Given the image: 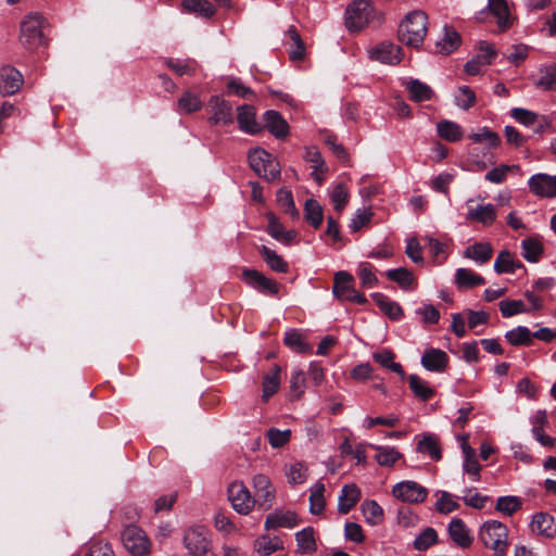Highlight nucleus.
Here are the masks:
<instances>
[{"instance_id": "35", "label": "nucleus", "mask_w": 556, "mask_h": 556, "mask_svg": "<svg viewBox=\"0 0 556 556\" xmlns=\"http://www.w3.org/2000/svg\"><path fill=\"white\" fill-rule=\"evenodd\" d=\"M281 368L278 365H274L268 374H266L263 378V399L267 401L271 395H274L279 387L281 381Z\"/></svg>"}, {"instance_id": "1", "label": "nucleus", "mask_w": 556, "mask_h": 556, "mask_svg": "<svg viewBox=\"0 0 556 556\" xmlns=\"http://www.w3.org/2000/svg\"><path fill=\"white\" fill-rule=\"evenodd\" d=\"M469 139L481 146L472 148L469 151V161L475 166V170H484L489 165L496 162L493 150L501 144L500 136L486 127H482L477 132L469 135Z\"/></svg>"}, {"instance_id": "17", "label": "nucleus", "mask_w": 556, "mask_h": 556, "mask_svg": "<svg viewBox=\"0 0 556 556\" xmlns=\"http://www.w3.org/2000/svg\"><path fill=\"white\" fill-rule=\"evenodd\" d=\"M472 200L467 202L468 211L466 214V219L469 222H477L482 224L483 226H491L496 220V208L493 204H482L472 206L470 203Z\"/></svg>"}, {"instance_id": "22", "label": "nucleus", "mask_w": 556, "mask_h": 556, "mask_svg": "<svg viewBox=\"0 0 556 556\" xmlns=\"http://www.w3.org/2000/svg\"><path fill=\"white\" fill-rule=\"evenodd\" d=\"M531 530L546 538L556 536L555 517L546 513L535 514L531 521Z\"/></svg>"}, {"instance_id": "42", "label": "nucleus", "mask_w": 556, "mask_h": 556, "mask_svg": "<svg viewBox=\"0 0 556 556\" xmlns=\"http://www.w3.org/2000/svg\"><path fill=\"white\" fill-rule=\"evenodd\" d=\"M325 485L321 482L315 483L311 489L309 495V513L313 515H319L324 511L325 501Z\"/></svg>"}, {"instance_id": "60", "label": "nucleus", "mask_w": 556, "mask_h": 556, "mask_svg": "<svg viewBox=\"0 0 556 556\" xmlns=\"http://www.w3.org/2000/svg\"><path fill=\"white\" fill-rule=\"evenodd\" d=\"M456 104L463 109H470L476 102V94L468 86H460L455 96Z\"/></svg>"}, {"instance_id": "43", "label": "nucleus", "mask_w": 556, "mask_h": 556, "mask_svg": "<svg viewBox=\"0 0 556 556\" xmlns=\"http://www.w3.org/2000/svg\"><path fill=\"white\" fill-rule=\"evenodd\" d=\"M362 511L365 520L371 526L379 525L383 520V509L376 501H364L362 504Z\"/></svg>"}, {"instance_id": "39", "label": "nucleus", "mask_w": 556, "mask_h": 556, "mask_svg": "<svg viewBox=\"0 0 556 556\" xmlns=\"http://www.w3.org/2000/svg\"><path fill=\"white\" fill-rule=\"evenodd\" d=\"M298 551L302 554L314 553L317 548L314 529L312 527L304 528L295 533Z\"/></svg>"}, {"instance_id": "28", "label": "nucleus", "mask_w": 556, "mask_h": 556, "mask_svg": "<svg viewBox=\"0 0 556 556\" xmlns=\"http://www.w3.org/2000/svg\"><path fill=\"white\" fill-rule=\"evenodd\" d=\"M488 8L496 17L501 30H506L511 26L510 12L506 0H488Z\"/></svg>"}, {"instance_id": "4", "label": "nucleus", "mask_w": 556, "mask_h": 556, "mask_svg": "<svg viewBox=\"0 0 556 556\" xmlns=\"http://www.w3.org/2000/svg\"><path fill=\"white\" fill-rule=\"evenodd\" d=\"M479 538L496 556L505 555L508 546V530L505 525L496 520L486 521L480 529Z\"/></svg>"}, {"instance_id": "53", "label": "nucleus", "mask_w": 556, "mask_h": 556, "mask_svg": "<svg viewBox=\"0 0 556 556\" xmlns=\"http://www.w3.org/2000/svg\"><path fill=\"white\" fill-rule=\"evenodd\" d=\"M331 202L333 204V208L341 213L345 205L349 202V190L344 184H338L333 187L330 193Z\"/></svg>"}, {"instance_id": "48", "label": "nucleus", "mask_w": 556, "mask_h": 556, "mask_svg": "<svg viewBox=\"0 0 556 556\" xmlns=\"http://www.w3.org/2000/svg\"><path fill=\"white\" fill-rule=\"evenodd\" d=\"M535 85L545 91H556V64L541 68Z\"/></svg>"}, {"instance_id": "21", "label": "nucleus", "mask_w": 556, "mask_h": 556, "mask_svg": "<svg viewBox=\"0 0 556 556\" xmlns=\"http://www.w3.org/2000/svg\"><path fill=\"white\" fill-rule=\"evenodd\" d=\"M299 523V518L293 511L275 510L270 513L265 520L266 529L294 528Z\"/></svg>"}, {"instance_id": "7", "label": "nucleus", "mask_w": 556, "mask_h": 556, "mask_svg": "<svg viewBox=\"0 0 556 556\" xmlns=\"http://www.w3.org/2000/svg\"><path fill=\"white\" fill-rule=\"evenodd\" d=\"M333 294L341 301L365 304L366 298L354 288V278L348 271L341 270L334 275Z\"/></svg>"}, {"instance_id": "62", "label": "nucleus", "mask_w": 556, "mask_h": 556, "mask_svg": "<svg viewBox=\"0 0 556 556\" xmlns=\"http://www.w3.org/2000/svg\"><path fill=\"white\" fill-rule=\"evenodd\" d=\"M439 494L440 497L437 501L435 507L441 514H450L459 507L451 493L440 491Z\"/></svg>"}, {"instance_id": "23", "label": "nucleus", "mask_w": 556, "mask_h": 556, "mask_svg": "<svg viewBox=\"0 0 556 556\" xmlns=\"http://www.w3.org/2000/svg\"><path fill=\"white\" fill-rule=\"evenodd\" d=\"M447 363V354L439 349H428L421 357V365L429 371H443Z\"/></svg>"}, {"instance_id": "3", "label": "nucleus", "mask_w": 556, "mask_h": 556, "mask_svg": "<svg viewBox=\"0 0 556 556\" xmlns=\"http://www.w3.org/2000/svg\"><path fill=\"white\" fill-rule=\"evenodd\" d=\"M380 23V14L368 0H354L345 10V26L350 31H359L371 23Z\"/></svg>"}, {"instance_id": "51", "label": "nucleus", "mask_w": 556, "mask_h": 556, "mask_svg": "<svg viewBox=\"0 0 556 556\" xmlns=\"http://www.w3.org/2000/svg\"><path fill=\"white\" fill-rule=\"evenodd\" d=\"M305 218L314 227L318 228L323 223V207L314 200L308 199L305 202Z\"/></svg>"}, {"instance_id": "47", "label": "nucleus", "mask_w": 556, "mask_h": 556, "mask_svg": "<svg viewBox=\"0 0 556 556\" xmlns=\"http://www.w3.org/2000/svg\"><path fill=\"white\" fill-rule=\"evenodd\" d=\"M409 388L413 393L421 401H428L434 394V390L430 388L425 380L419 378L417 375H410L408 377Z\"/></svg>"}, {"instance_id": "64", "label": "nucleus", "mask_w": 556, "mask_h": 556, "mask_svg": "<svg viewBox=\"0 0 556 556\" xmlns=\"http://www.w3.org/2000/svg\"><path fill=\"white\" fill-rule=\"evenodd\" d=\"M489 497L476 492L473 489H467L463 496L464 503L472 508L481 509L484 507Z\"/></svg>"}, {"instance_id": "9", "label": "nucleus", "mask_w": 556, "mask_h": 556, "mask_svg": "<svg viewBox=\"0 0 556 556\" xmlns=\"http://www.w3.org/2000/svg\"><path fill=\"white\" fill-rule=\"evenodd\" d=\"M228 500L232 508L241 515H248L256 504V500L251 496L249 489L241 481H235L228 486Z\"/></svg>"}, {"instance_id": "49", "label": "nucleus", "mask_w": 556, "mask_h": 556, "mask_svg": "<svg viewBox=\"0 0 556 556\" xmlns=\"http://www.w3.org/2000/svg\"><path fill=\"white\" fill-rule=\"evenodd\" d=\"M505 338L511 345H530L532 343V333L525 326H518L506 332Z\"/></svg>"}, {"instance_id": "25", "label": "nucleus", "mask_w": 556, "mask_h": 556, "mask_svg": "<svg viewBox=\"0 0 556 556\" xmlns=\"http://www.w3.org/2000/svg\"><path fill=\"white\" fill-rule=\"evenodd\" d=\"M361 498V490L356 484H345L339 495L338 510L348 514Z\"/></svg>"}, {"instance_id": "41", "label": "nucleus", "mask_w": 556, "mask_h": 556, "mask_svg": "<svg viewBox=\"0 0 556 556\" xmlns=\"http://www.w3.org/2000/svg\"><path fill=\"white\" fill-rule=\"evenodd\" d=\"M438 134L444 140L455 142L463 138L464 132L462 127L451 121H441L437 125Z\"/></svg>"}, {"instance_id": "36", "label": "nucleus", "mask_w": 556, "mask_h": 556, "mask_svg": "<svg viewBox=\"0 0 556 556\" xmlns=\"http://www.w3.org/2000/svg\"><path fill=\"white\" fill-rule=\"evenodd\" d=\"M181 5L185 12L202 17L210 18L215 14L214 7L207 0H182Z\"/></svg>"}, {"instance_id": "13", "label": "nucleus", "mask_w": 556, "mask_h": 556, "mask_svg": "<svg viewBox=\"0 0 556 556\" xmlns=\"http://www.w3.org/2000/svg\"><path fill=\"white\" fill-rule=\"evenodd\" d=\"M528 186L531 192L541 198L556 197V175L535 174L529 178Z\"/></svg>"}, {"instance_id": "63", "label": "nucleus", "mask_w": 556, "mask_h": 556, "mask_svg": "<svg viewBox=\"0 0 556 556\" xmlns=\"http://www.w3.org/2000/svg\"><path fill=\"white\" fill-rule=\"evenodd\" d=\"M517 165H501L494 167L485 174V180L493 184H502L506 180L507 174L510 170L518 169Z\"/></svg>"}, {"instance_id": "15", "label": "nucleus", "mask_w": 556, "mask_h": 556, "mask_svg": "<svg viewBox=\"0 0 556 556\" xmlns=\"http://www.w3.org/2000/svg\"><path fill=\"white\" fill-rule=\"evenodd\" d=\"M242 276L249 286L264 294L274 295L278 293V283L255 269H244Z\"/></svg>"}, {"instance_id": "58", "label": "nucleus", "mask_w": 556, "mask_h": 556, "mask_svg": "<svg viewBox=\"0 0 556 556\" xmlns=\"http://www.w3.org/2000/svg\"><path fill=\"white\" fill-rule=\"evenodd\" d=\"M166 65L180 76L191 75L195 70V62L190 60L168 59Z\"/></svg>"}, {"instance_id": "61", "label": "nucleus", "mask_w": 556, "mask_h": 556, "mask_svg": "<svg viewBox=\"0 0 556 556\" xmlns=\"http://www.w3.org/2000/svg\"><path fill=\"white\" fill-rule=\"evenodd\" d=\"M267 438H268L269 444L274 448H279V447H282L283 445H286L290 441L291 431L289 429L279 430L276 428H270L267 431Z\"/></svg>"}, {"instance_id": "34", "label": "nucleus", "mask_w": 556, "mask_h": 556, "mask_svg": "<svg viewBox=\"0 0 556 556\" xmlns=\"http://www.w3.org/2000/svg\"><path fill=\"white\" fill-rule=\"evenodd\" d=\"M417 451L428 455L433 460H440L442 457L440 442L434 434H425L418 442Z\"/></svg>"}, {"instance_id": "32", "label": "nucleus", "mask_w": 556, "mask_h": 556, "mask_svg": "<svg viewBox=\"0 0 556 556\" xmlns=\"http://www.w3.org/2000/svg\"><path fill=\"white\" fill-rule=\"evenodd\" d=\"M267 232L276 240L289 244L295 237V232L292 230H286L285 227L280 224L278 218L269 213L267 214Z\"/></svg>"}, {"instance_id": "37", "label": "nucleus", "mask_w": 556, "mask_h": 556, "mask_svg": "<svg viewBox=\"0 0 556 556\" xmlns=\"http://www.w3.org/2000/svg\"><path fill=\"white\" fill-rule=\"evenodd\" d=\"M285 344L296 353L311 352V345L305 341V337L299 330L291 329L285 333Z\"/></svg>"}, {"instance_id": "29", "label": "nucleus", "mask_w": 556, "mask_h": 556, "mask_svg": "<svg viewBox=\"0 0 556 556\" xmlns=\"http://www.w3.org/2000/svg\"><path fill=\"white\" fill-rule=\"evenodd\" d=\"M522 267V263L508 250L501 251L494 262V270L497 274H514L517 269Z\"/></svg>"}, {"instance_id": "6", "label": "nucleus", "mask_w": 556, "mask_h": 556, "mask_svg": "<svg viewBox=\"0 0 556 556\" xmlns=\"http://www.w3.org/2000/svg\"><path fill=\"white\" fill-rule=\"evenodd\" d=\"M43 17L39 13H30L21 23L20 41L28 50L36 49L43 43Z\"/></svg>"}, {"instance_id": "24", "label": "nucleus", "mask_w": 556, "mask_h": 556, "mask_svg": "<svg viewBox=\"0 0 556 556\" xmlns=\"http://www.w3.org/2000/svg\"><path fill=\"white\" fill-rule=\"evenodd\" d=\"M460 45V36L458 33L448 26H444L442 36L435 42V51L442 54H450L454 52Z\"/></svg>"}, {"instance_id": "26", "label": "nucleus", "mask_w": 556, "mask_h": 556, "mask_svg": "<svg viewBox=\"0 0 556 556\" xmlns=\"http://www.w3.org/2000/svg\"><path fill=\"white\" fill-rule=\"evenodd\" d=\"M448 534L453 542L458 546L466 548L470 546L472 538L469 534V530L459 518H454L448 525Z\"/></svg>"}, {"instance_id": "8", "label": "nucleus", "mask_w": 556, "mask_h": 556, "mask_svg": "<svg viewBox=\"0 0 556 556\" xmlns=\"http://www.w3.org/2000/svg\"><path fill=\"white\" fill-rule=\"evenodd\" d=\"M122 541L134 556H146L150 552V541L142 529L135 525L125 528Z\"/></svg>"}, {"instance_id": "30", "label": "nucleus", "mask_w": 556, "mask_h": 556, "mask_svg": "<svg viewBox=\"0 0 556 556\" xmlns=\"http://www.w3.org/2000/svg\"><path fill=\"white\" fill-rule=\"evenodd\" d=\"M264 121L265 126L276 138L287 136L289 126L277 111L270 110L265 112Z\"/></svg>"}, {"instance_id": "50", "label": "nucleus", "mask_w": 556, "mask_h": 556, "mask_svg": "<svg viewBox=\"0 0 556 556\" xmlns=\"http://www.w3.org/2000/svg\"><path fill=\"white\" fill-rule=\"evenodd\" d=\"M372 357L382 367L388 368L404 378L405 372L403 367L401 364L394 362V354L391 351L383 350L381 352L375 353Z\"/></svg>"}, {"instance_id": "56", "label": "nucleus", "mask_w": 556, "mask_h": 556, "mask_svg": "<svg viewBox=\"0 0 556 556\" xmlns=\"http://www.w3.org/2000/svg\"><path fill=\"white\" fill-rule=\"evenodd\" d=\"M358 277L363 287L374 288L378 283V279L374 273V266L369 263H361L357 268Z\"/></svg>"}, {"instance_id": "14", "label": "nucleus", "mask_w": 556, "mask_h": 556, "mask_svg": "<svg viewBox=\"0 0 556 556\" xmlns=\"http://www.w3.org/2000/svg\"><path fill=\"white\" fill-rule=\"evenodd\" d=\"M210 113V122L214 125H230L233 122L231 105L218 96L211 98Z\"/></svg>"}, {"instance_id": "5", "label": "nucleus", "mask_w": 556, "mask_h": 556, "mask_svg": "<svg viewBox=\"0 0 556 556\" xmlns=\"http://www.w3.org/2000/svg\"><path fill=\"white\" fill-rule=\"evenodd\" d=\"M251 168L266 180H275L280 176L281 167L275 156L263 149H254L249 153Z\"/></svg>"}, {"instance_id": "52", "label": "nucleus", "mask_w": 556, "mask_h": 556, "mask_svg": "<svg viewBox=\"0 0 556 556\" xmlns=\"http://www.w3.org/2000/svg\"><path fill=\"white\" fill-rule=\"evenodd\" d=\"M255 551L261 556H269L278 549L282 548V543L279 539H271L269 536H262L255 541Z\"/></svg>"}, {"instance_id": "38", "label": "nucleus", "mask_w": 556, "mask_h": 556, "mask_svg": "<svg viewBox=\"0 0 556 556\" xmlns=\"http://www.w3.org/2000/svg\"><path fill=\"white\" fill-rule=\"evenodd\" d=\"M521 249V255L530 263H536L543 254V244L535 237H530L522 240Z\"/></svg>"}, {"instance_id": "54", "label": "nucleus", "mask_w": 556, "mask_h": 556, "mask_svg": "<svg viewBox=\"0 0 556 556\" xmlns=\"http://www.w3.org/2000/svg\"><path fill=\"white\" fill-rule=\"evenodd\" d=\"M202 108V102L200 99L187 91L178 99V111L180 113H193L199 111Z\"/></svg>"}, {"instance_id": "44", "label": "nucleus", "mask_w": 556, "mask_h": 556, "mask_svg": "<svg viewBox=\"0 0 556 556\" xmlns=\"http://www.w3.org/2000/svg\"><path fill=\"white\" fill-rule=\"evenodd\" d=\"M386 276L389 280L396 282L404 290H408L415 283L413 273L404 267L389 269L386 271Z\"/></svg>"}, {"instance_id": "19", "label": "nucleus", "mask_w": 556, "mask_h": 556, "mask_svg": "<svg viewBox=\"0 0 556 556\" xmlns=\"http://www.w3.org/2000/svg\"><path fill=\"white\" fill-rule=\"evenodd\" d=\"M239 128L251 135H255L262 130L261 124L256 122L255 109L252 105L243 104L238 108L237 116Z\"/></svg>"}, {"instance_id": "45", "label": "nucleus", "mask_w": 556, "mask_h": 556, "mask_svg": "<svg viewBox=\"0 0 556 556\" xmlns=\"http://www.w3.org/2000/svg\"><path fill=\"white\" fill-rule=\"evenodd\" d=\"M260 253L273 270L278 273H286L288 270V264L274 250L266 245H262L260 248Z\"/></svg>"}, {"instance_id": "27", "label": "nucleus", "mask_w": 556, "mask_h": 556, "mask_svg": "<svg viewBox=\"0 0 556 556\" xmlns=\"http://www.w3.org/2000/svg\"><path fill=\"white\" fill-rule=\"evenodd\" d=\"M493 255V248L489 242H476L466 248L464 257L472 260L479 265L485 264Z\"/></svg>"}, {"instance_id": "16", "label": "nucleus", "mask_w": 556, "mask_h": 556, "mask_svg": "<svg viewBox=\"0 0 556 556\" xmlns=\"http://www.w3.org/2000/svg\"><path fill=\"white\" fill-rule=\"evenodd\" d=\"M369 55L383 64L395 65L402 60V48L392 42H381L369 51Z\"/></svg>"}, {"instance_id": "10", "label": "nucleus", "mask_w": 556, "mask_h": 556, "mask_svg": "<svg viewBox=\"0 0 556 556\" xmlns=\"http://www.w3.org/2000/svg\"><path fill=\"white\" fill-rule=\"evenodd\" d=\"M392 493L402 502L412 504L422 503L428 495L426 488L410 480L396 483L392 489Z\"/></svg>"}, {"instance_id": "57", "label": "nucleus", "mask_w": 556, "mask_h": 556, "mask_svg": "<svg viewBox=\"0 0 556 556\" xmlns=\"http://www.w3.org/2000/svg\"><path fill=\"white\" fill-rule=\"evenodd\" d=\"M438 540L437 531L433 528L425 529L414 541L417 551H426Z\"/></svg>"}, {"instance_id": "31", "label": "nucleus", "mask_w": 556, "mask_h": 556, "mask_svg": "<svg viewBox=\"0 0 556 556\" xmlns=\"http://www.w3.org/2000/svg\"><path fill=\"white\" fill-rule=\"evenodd\" d=\"M375 450V460L382 467H391L403 455L393 446L389 445H370Z\"/></svg>"}, {"instance_id": "2", "label": "nucleus", "mask_w": 556, "mask_h": 556, "mask_svg": "<svg viewBox=\"0 0 556 556\" xmlns=\"http://www.w3.org/2000/svg\"><path fill=\"white\" fill-rule=\"evenodd\" d=\"M427 29V14L422 11H413L400 24L399 39L408 47L418 48L425 40Z\"/></svg>"}, {"instance_id": "40", "label": "nucleus", "mask_w": 556, "mask_h": 556, "mask_svg": "<svg viewBox=\"0 0 556 556\" xmlns=\"http://www.w3.org/2000/svg\"><path fill=\"white\" fill-rule=\"evenodd\" d=\"M455 278L459 288H473L485 283L482 276L468 268H458Z\"/></svg>"}, {"instance_id": "55", "label": "nucleus", "mask_w": 556, "mask_h": 556, "mask_svg": "<svg viewBox=\"0 0 556 556\" xmlns=\"http://www.w3.org/2000/svg\"><path fill=\"white\" fill-rule=\"evenodd\" d=\"M288 482L291 484H302L308 477L307 467L302 463H295L289 466L286 471Z\"/></svg>"}, {"instance_id": "11", "label": "nucleus", "mask_w": 556, "mask_h": 556, "mask_svg": "<svg viewBox=\"0 0 556 556\" xmlns=\"http://www.w3.org/2000/svg\"><path fill=\"white\" fill-rule=\"evenodd\" d=\"M186 548L193 556H203L210 549L207 530L204 527L190 528L184 538Z\"/></svg>"}, {"instance_id": "20", "label": "nucleus", "mask_w": 556, "mask_h": 556, "mask_svg": "<svg viewBox=\"0 0 556 556\" xmlns=\"http://www.w3.org/2000/svg\"><path fill=\"white\" fill-rule=\"evenodd\" d=\"M402 85L408 91L410 100L415 102L428 101L434 94L431 87L419 79L405 78Z\"/></svg>"}, {"instance_id": "33", "label": "nucleus", "mask_w": 556, "mask_h": 556, "mask_svg": "<svg viewBox=\"0 0 556 556\" xmlns=\"http://www.w3.org/2000/svg\"><path fill=\"white\" fill-rule=\"evenodd\" d=\"M372 300L376 302L378 307L391 319L399 320L402 318L403 309L397 302L390 300L382 293H374Z\"/></svg>"}, {"instance_id": "46", "label": "nucleus", "mask_w": 556, "mask_h": 556, "mask_svg": "<svg viewBox=\"0 0 556 556\" xmlns=\"http://www.w3.org/2000/svg\"><path fill=\"white\" fill-rule=\"evenodd\" d=\"M498 307L504 318H510L518 314L530 313V309L521 300H503L498 303Z\"/></svg>"}, {"instance_id": "59", "label": "nucleus", "mask_w": 556, "mask_h": 556, "mask_svg": "<svg viewBox=\"0 0 556 556\" xmlns=\"http://www.w3.org/2000/svg\"><path fill=\"white\" fill-rule=\"evenodd\" d=\"M521 507V502L517 496H502L497 498L496 509L505 515H513Z\"/></svg>"}, {"instance_id": "18", "label": "nucleus", "mask_w": 556, "mask_h": 556, "mask_svg": "<svg viewBox=\"0 0 556 556\" xmlns=\"http://www.w3.org/2000/svg\"><path fill=\"white\" fill-rule=\"evenodd\" d=\"M23 84L22 74L14 67L4 66L0 70V93L11 96L20 90Z\"/></svg>"}, {"instance_id": "12", "label": "nucleus", "mask_w": 556, "mask_h": 556, "mask_svg": "<svg viewBox=\"0 0 556 556\" xmlns=\"http://www.w3.org/2000/svg\"><path fill=\"white\" fill-rule=\"evenodd\" d=\"M252 485L255 490L256 503L260 507L268 509L275 498V488L269 478L263 473L255 475L252 479Z\"/></svg>"}]
</instances>
